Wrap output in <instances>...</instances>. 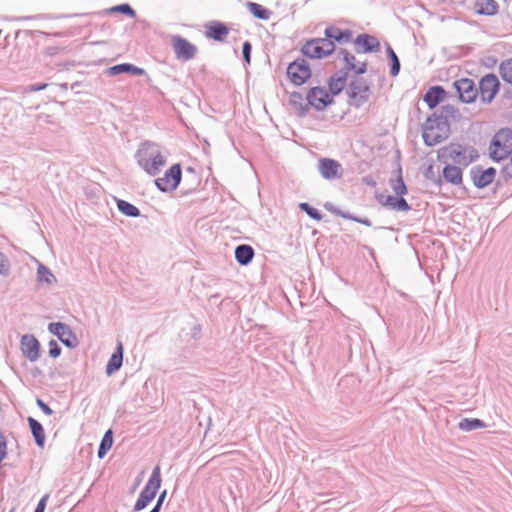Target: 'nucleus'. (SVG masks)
Here are the masks:
<instances>
[{"mask_svg": "<svg viewBox=\"0 0 512 512\" xmlns=\"http://www.w3.org/2000/svg\"><path fill=\"white\" fill-rule=\"evenodd\" d=\"M387 54H388V57L391 60L390 74L392 76H397L399 74V71H400V61H399L396 53L394 52V50L389 45L387 46Z\"/></svg>", "mask_w": 512, "mask_h": 512, "instance_id": "a19ab883", "label": "nucleus"}, {"mask_svg": "<svg viewBox=\"0 0 512 512\" xmlns=\"http://www.w3.org/2000/svg\"><path fill=\"white\" fill-rule=\"evenodd\" d=\"M484 427H486V424L478 418H463L458 423V428L461 431L465 432L473 431Z\"/></svg>", "mask_w": 512, "mask_h": 512, "instance_id": "473e14b6", "label": "nucleus"}, {"mask_svg": "<svg viewBox=\"0 0 512 512\" xmlns=\"http://www.w3.org/2000/svg\"><path fill=\"white\" fill-rule=\"evenodd\" d=\"M48 347V353L50 357L57 358L61 355L62 349L56 340L51 339L48 343Z\"/></svg>", "mask_w": 512, "mask_h": 512, "instance_id": "37998d69", "label": "nucleus"}, {"mask_svg": "<svg viewBox=\"0 0 512 512\" xmlns=\"http://www.w3.org/2000/svg\"><path fill=\"white\" fill-rule=\"evenodd\" d=\"M22 354L30 361L35 362L40 357V343L32 334H25L20 341Z\"/></svg>", "mask_w": 512, "mask_h": 512, "instance_id": "2eb2a0df", "label": "nucleus"}, {"mask_svg": "<svg viewBox=\"0 0 512 512\" xmlns=\"http://www.w3.org/2000/svg\"><path fill=\"white\" fill-rule=\"evenodd\" d=\"M49 499V494H45L38 502L34 512H44L45 511V508H46V505H47V501Z\"/></svg>", "mask_w": 512, "mask_h": 512, "instance_id": "09e8293b", "label": "nucleus"}, {"mask_svg": "<svg viewBox=\"0 0 512 512\" xmlns=\"http://www.w3.org/2000/svg\"><path fill=\"white\" fill-rule=\"evenodd\" d=\"M150 512H160V509H159V507H155V506H154V507L150 510Z\"/></svg>", "mask_w": 512, "mask_h": 512, "instance_id": "5fc2aeb1", "label": "nucleus"}, {"mask_svg": "<svg viewBox=\"0 0 512 512\" xmlns=\"http://www.w3.org/2000/svg\"><path fill=\"white\" fill-rule=\"evenodd\" d=\"M171 42L177 59L181 61H189L195 57L197 47L185 38L175 35L172 37Z\"/></svg>", "mask_w": 512, "mask_h": 512, "instance_id": "f8f14e48", "label": "nucleus"}, {"mask_svg": "<svg viewBox=\"0 0 512 512\" xmlns=\"http://www.w3.org/2000/svg\"><path fill=\"white\" fill-rule=\"evenodd\" d=\"M446 92L441 86H433L424 95V101L430 108L436 107L444 98Z\"/></svg>", "mask_w": 512, "mask_h": 512, "instance_id": "b1692460", "label": "nucleus"}, {"mask_svg": "<svg viewBox=\"0 0 512 512\" xmlns=\"http://www.w3.org/2000/svg\"><path fill=\"white\" fill-rule=\"evenodd\" d=\"M287 75L294 84L302 85L310 78L311 69L304 59L295 60L289 64Z\"/></svg>", "mask_w": 512, "mask_h": 512, "instance_id": "9b49d317", "label": "nucleus"}, {"mask_svg": "<svg viewBox=\"0 0 512 512\" xmlns=\"http://www.w3.org/2000/svg\"><path fill=\"white\" fill-rule=\"evenodd\" d=\"M384 206L389 207L394 211H409L411 209L408 202L402 196H387Z\"/></svg>", "mask_w": 512, "mask_h": 512, "instance_id": "c756f323", "label": "nucleus"}, {"mask_svg": "<svg viewBox=\"0 0 512 512\" xmlns=\"http://www.w3.org/2000/svg\"><path fill=\"white\" fill-rule=\"evenodd\" d=\"M470 174L473 184L477 188H485L494 181L496 169L493 167L483 169L480 166H475L471 169Z\"/></svg>", "mask_w": 512, "mask_h": 512, "instance_id": "dca6fc26", "label": "nucleus"}, {"mask_svg": "<svg viewBox=\"0 0 512 512\" xmlns=\"http://www.w3.org/2000/svg\"><path fill=\"white\" fill-rule=\"evenodd\" d=\"M500 88L497 76L489 73L479 81L478 95L483 103L489 104L493 101Z\"/></svg>", "mask_w": 512, "mask_h": 512, "instance_id": "423d86ee", "label": "nucleus"}, {"mask_svg": "<svg viewBox=\"0 0 512 512\" xmlns=\"http://www.w3.org/2000/svg\"><path fill=\"white\" fill-rule=\"evenodd\" d=\"M106 73L109 76H115V75H118L121 73H131L133 75H143L145 73V71H144V69L134 66L132 64L122 63V64H118V65L109 67L106 70Z\"/></svg>", "mask_w": 512, "mask_h": 512, "instance_id": "5701e85b", "label": "nucleus"}, {"mask_svg": "<svg viewBox=\"0 0 512 512\" xmlns=\"http://www.w3.org/2000/svg\"><path fill=\"white\" fill-rule=\"evenodd\" d=\"M475 10L481 15H494L498 11V4L494 0H476Z\"/></svg>", "mask_w": 512, "mask_h": 512, "instance_id": "7c9ffc66", "label": "nucleus"}, {"mask_svg": "<svg viewBox=\"0 0 512 512\" xmlns=\"http://www.w3.org/2000/svg\"><path fill=\"white\" fill-rule=\"evenodd\" d=\"M318 171L325 180L341 179L344 174V169L341 163L331 158L319 159Z\"/></svg>", "mask_w": 512, "mask_h": 512, "instance_id": "9d476101", "label": "nucleus"}, {"mask_svg": "<svg viewBox=\"0 0 512 512\" xmlns=\"http://www.w3.org/2000/svg\"><path fill=\"white\" fill-rule=\"evenodd\" d=\"M46 87H47L46 83H35V84H32L29 86V91L37 92V91L44 90Z\"/></svg>", "mask_w": 512, "mask_h": 512, "instance_id": "3c124183", "label": "nucleus"}, {"mask_svg": "<svg viewBox=\"0 0 512 512\" xmlns=\"http://www.w3.org/2000/svg\"><path fill=\"white\" fill-rule=\"evenodd\" d=\"M229 33L228 27L220 22H215L207 28L206 36L216 41H223Z\"/></svg>", "mask_w": 512, "mask_h": 512, "instance_id": "c85d7f7f", "label": "nucleus"}, {"mask_svg": "<svg viewBox=\"0 0 512 512\" xmlns=\"http://www.w3.org/2000/svg\"><path fill=\"white\" fill-rule=\"evenodd\" d=\"M501 78L512 85V58L503 61L499 66Z\"/></svg>", "mask_w": 512, "mask_h": 512, "instance_id": "4c0bfd02", "label": "nucleus"}, {"mask_svg": "<svg viewBox=\"0 0 512 512\" xmlns=\"http://www.w3.org/2000/svg\"><path fill=\"white\" fill-rule=\"evenodd\" d=\"M36 403H37V406L41 409V411L45 415L50 416L53 414V410L42 399L37 398Z\"/></svg>", "mask_w": 512, "mask_h": 512, "instance_id": "de8ad7c7", "label": "nucleus"}, {"mask_svg": "<svg viewBox=\"0 0 512 512\" xmlns=\"http://www.w3.org/2000/svg\"><path fill=\"white\" fill-rule=\"evenodd\" d=\"M335 51V44L329 39L312 38L307 40L302 48L303 55L310 59H323Z\"/></svg>", "mask_w": 512, "mask_h": 512, "instance_id": "39448f33", "label": "nucleus"}, {"mask_svg": "<svg viewBox=\"0 0 512 512\" xmlns=\"http://www.w3.org/2000/svg\"><path fill=\"white\" fill-rule=\"evenodd\" d=\"M512 152V130L504 128L499 130L493 137L490 146V157L494 161H501L507 158Z\"/></svg>", "mask_w": 512, "mask_h": 512, "instance_id": "20e7f679", "label": "nucleus"}, {"mask_svg": "<svg viewBox=\"0 0 512 512\" xmlns=\"http://www.w3.org/2000/svg\"><path fill=\"white\" fill-rule=\"evenodd\" d=\"M449 136V124L443 115L433 114L428 117L422 127V137L427 146H434Z\"/></svg>", "mask_w": 512, "mask_h": 512, "instance_id": "7ed1b4c3", "label": "nucleus"}, {"mask_svg": "<svg viewBox=\"0 0 512 512\" xmlns=\"http://www.w3.org/2000/svg\"><path fill=\"white\" fill-rule=\"evenodd\" d=\"M347 81V72L340 70L336 72L329 80V89L334 94H339L345 87Z\"/></svg>", "mask_w": 512, "mask_h": 512, "instance_id": "cd10ccee", "label": "nucleus"}, {"mask_svg": "<svg viewBox=\"0 0 512 512\" xmlns=\"http://www.w3.org/2000/svg\"><path fill=\"white\" fill-rule=\"evenodd\" d=\"M454 87L459 95V99L464 103H472L478 96V88L472 79H459L454 82Z\"/></svg>", "mask_w": 512, "mask_h": 512, "instance_id": "ddd939ff", "label": "nucleus"}, {"mask_svg": "<svg viewBox=\"0 0 512 512\" xmlns=\"http://www.w3.org/2000/svg\"><path fill=\"white\" fill-rule=\"evenodd\" d=\"M10 271V262L8 258L0 252V274L3 276H7Z\"/></svg>", "mask_w": 512, "mask_h": 512, "instance_id": "a18cd8bd", "label": "nucleus"}, {"mask_svg": "<svg viewBox=\"0 0 512 512\" xmlns=\"http://www.w3.org/2000/svg\"><path fill=\"white\" fill-rule=\"evenodd\" d=\"M135 159L150 176L158 175L167 163L162 147L152 141H145L139 145Z\"/></svg>", "mask_w": 512, "mask_h": 512, "instance_id": "f257e3e1", "label": "nucleus"}, {"mask_svg": "<svg viewBox=\"0 0 512 512\" xmlns=\"http://www.w3.org/2000/svg\"><path fill=\"white\" fill-rule=\"evenodd\" d=\"M37 282L40 285L53 286L57 283V279L48 267L39 263L37 268Z\"/></svg>", "mask_w": 512, "mask_h": 512, "instance_id": "bb28decb", "label": "nucleus"}, {"mask_svg": "<svg viewBox=\"0 0 512 512\" xmlns=\"http://www.w3.org/2000/svg\"><path fill=\"white\" fill-rule=\"evenodd\" d=\"M254 257V249L247 244H241L235 249V259L240 265H248Z\"/></svg>", "mask_w": 512, "mask_h": 512, "instance_id": "a878e982", "label": "nucleus"}, {"mask_svg": "<svg viewBox=\"0 0 512 512\" xmlns=\"http://www.w3.org/2000/svg\"><path fill=\"white\" fill-rule=\"evenodd\" d=\"M325 39H329L334 44L338 42L340 44L349 43L352 40L353 34L349 29L342 30L337 26L331 25L326 27L324 31Z\"/></svg>", "mask_w": 512, "mask_h": 512, "instance_id": "6ab92c4d", "label": "nucleus"}, {"mask_svg": "<svg viewBox=\"0 0 512 512\" xmlns=\"http://www.w3.org/2000/svg\"><path fill=\"white\" fill-rule=\"evenodd\" d=\"M299 207L312 219L317 221L322 219V214L319 212V210L310 206L308 203H300Z\"/></svg>", "mask_w": 512, "mask_h": 512, "instance_id": "79ce46f5", "label": "nucleus"}, {"mask_svg": "<svg viewBox=\"0 0 512 512\" xmlns=\"http://www.w3.org/2000/svg\"><path fill=\"white\" fill-rule=\"evenodd\" d=\"M117 208L121 213L129 217H138L140 215V210L136 206L122 199L117 200Z\"/></svg>", "mask_w": 512, "mask_h": 512, "instance_id": "c9c22d12", "label": "nucleus"}, {"mask_svg": "<svg viewBox=\"0 0 512 512\" xmlns=\"http://www.w3.org/2000/svg\"><path fill=\"white\" fill-rule=\"evenodd\" d=\"M303 100L302 95L300 93L293 92L290 95V102L292 104L300 103Z\"/></svg>", "mask_w": 512, "mask_h": 512, "instance_id": "864d4df0", "label": "nucleus"}, {"mask_svg": "<svg viewBox=\"0 0 512 512\" xmlns=\"http://www.w3.org/2000/svg\"><path fill=\"white\" fill-rule=\"evenodd\" d=\"M156 497V494L150 491L148 489H142V491L139 494L138 499L136 500V503L133 507V510L135 512L141 511L144 508L148 506V504Z\"/></svg>", "mask_w": 512, "mask_h": 512, "instance_id": "72a5a7b5", "label": "nucleus"}, {"mask_svg": "<svg viewBox=\"0 0 512 512\" xmlns=\"http://www.w3.org/2000/svg\"><path fill=\"white\" fill-rule=\"evenodd\" d=\"M160 486H161V470H160V466L156 465L153 468L152 473H151L146 485L144 486V489H148V491H150V492L153 491L154 494H157Z\"/></svg>", "mask_w": 512, "mask_h": 512, "instance_id": "2f4dec72", "label": "nucleus"}, {"mask_svg": "<svg viewBox=\"0 0 512 512\" xmlns=\"http://www.w3.org/2000/svg\"><path fill=\"white\" fill-rule=\"evenodd\" d=\"M308 104L313 106L316 110H323L332 99L326 89L321 87H313L307 94Z\"/></svg>", "mask_w": 512, "mask_h": 512, "instance_id": "f3484780", "label": "nucleus"}, {"mask_svg": "<svg viewBox=\"0 0 512 512\" xmlns=\"http://www.w3.org/2000/svg\"><path fill=\"white\" fill-rule=\"evenodd\" d=\"M112 445H113V432L111 429H108L105 432V434L100 442V445L98 447V452H97L98 457L103 458L107 454V452L111 449Z\"/></svg>", "mask_w": 512, "mask_h": 512, "instance_id": "f704fd0d", "label": "nucleus"}, {"mask_svg": "<svg viewBox=\"0 0 512 512\" xmlns=\"http://www.w3.org/2000/svg\"><path fill=\"white\" fill-rule=\"evenodd\" d=\"M390 184H391L392 190L394 191V193L397 196H403L407 193V188H406L404 180L401 176V173L398 175V177L396 179L391 180Z\"/></svg>", "mask_w": 512, "mask_h": 512, "instance_id": "ea45409f", "label": "nucleus"}, {"mask_svg": "<svg viewBox=\"0 0 512 512\" xmlns=\"http://www.w3.org/2000/svg\"><path fill=\"white\" fill-rule=\"evenodd\" d=\"M339 53L343 56L346 70L355 71L356 74L366 72V64L364 62L357 63L355 56L350 54L346 49H340Z\"/></svg>", "mask_w": 512, "mask_h": 512, "instance_id": "4be33fe9", "label": "nucleus"}, {"mask_svg": "<svg viewBox=\"0 0 512 512\" xmlns=\"http://www.w3.org/2000/svg\"><path fill=\"white\" fill-rule=\"evenodd\" d=\"M123 353V345L119 342L106 365L107 375H112L121 368L123 364Z\"/></svg>", "mask_w": 512, "mask_h": 512, "instance_id": "aec40b11", "label": "nucleus"}, {"mask_svg": "<svg viewBox=\"0 0 512 512\" xmlns=\"http://www.w3.org/2000/svg\"><path fill=\"white\" fill-rule=\"evenodd\" d=\"M443 177L450 184H462L463 172L461 166L447 164L443 169Z\"/></svg>", "mask_w": 512, "mask_h": 512, "instance_id": "412c9836", "label": "nucleus"}, {"mask_svg": "<svg viewBox=\"0 0 512 512\" xmlns=\"http://www.w3.org/2000/svg\"><path fill=\"white\" fill-rule=\"evenodd\" d=\"M166 496H167V491H166V490H163V491L160 493V495H159V497H158V499H157V501H156V504H155L154 506H155V507H159V509L161 510V507H162V505H163V502H164V500H165Z\"/></svg>", "mask_w": 512, "mask_h": 512, "instance_id": "603ef678", "label": "nucleus"}, {"mask_svg": "<svg viewBox=\"0 0 512 512\" xmlns=\"http://www.w3.org/2000/svg\"><path fill=\"white\" fill-rule=\"evenodd\" d=\"M247 7L249 11L258 19L267 20L270 17V11L258 3L248 2Z\"/></svg>", "mask_w": 512, "mask_h": 512, "instance_id": "e433bc0d", "label": "nucleus"}, {"mask_svg": "<svg viewBox=\"0 0 512 512\" xmlns=\"http://www.w3.org/2000/svg\"><path fill=\"white\" fill-rule=\"evenodd\" d=\"M112 12H121L126 15H129L131 17L135 16V11L132 9V7L129 4H121L117 5L111 8Z\"/></svg>", "mask_w": 512, "mask_h": 512, "instance_id": "c03bdc74", "label": "nucleus"}, {"mask_svg": "<svg viewBox=\"0 0 512 512\" xmlns=\"http://www.w3.org/2000/svg\"><path fill=\"white\" fill-rule=\"evenodd\" d=\"M357 53H368L372 51H378L380 43L376 37L368 34H360L354 40Z\"/></svg>", "mask_w": 512, "mask_h": 512, "instance_id": "a211bd4d", "label": "nucleus"}, {"mask_svg": "<svg viewBox=\"0 0 512 512\" xmlns=\"http://www.w3.org/2000/svg\"><path fill=\"white\" fill-rule=\"evenodd\" d=\"M48 331L55 335L68 348H75L79 341L71 327L62 322H51L48 324Z\"/></svg>", "mask_w": 512, "mask_h": 512, "instance_id": "1a4fd4ad", "label": "nucleus"}, {"mask_svg": "<svg viewBox=\"0 0 512 512\" xmlns=\"http://www.w3.org/2000/svg\"><path fill=\"white\" fill-rule=\"evenodd\" d=\"M347 93L352 104L360 107L368 100L370 90L364 78L356 77L350 82Z\"/></svg>", "mask_w": 512, "mask_h": 512, "instance_id": "6e6552de", "label": "nucleus"}, {"mask_svg": "<svg viewBox=\"0 0 512 512\" xmlns=\"http://www.w3.org/2000/svg\"><path fill=\"white\" fill-rule=\"evenodd\" d=\"M279 291L284 294L290 305H293L292 301H295L301 307H308L313 303V298L318 300L321 294V290H318L317 295H315L316 290H289V294L284 293V290Z\"/></svg>", "mask_w": 512, "mask_h": 512, "instance_id": "4468645a", "label": "nucleus"}, {"mask_svg": "<svg viewBox=\"0 0 512 512\" xmlns=\"http://www.w3.org/2000/svg\"><path fill=\"white\" fill-rule=\"evenodd\" d=\"M326 208L328 209V206H326ZM329 211H331L332 213H334L342 218L350 219V220L356 221L358 223L364 224L366 226H371V221L368 218H358L356 216L350 215L349 213H345L337 208H332V207L329 208Z\"/></svg>", "mask_w": 512, "mask_h": 512, "instance_id": "58836bf2", "label": "nucleus"}, {"mask_svg": "<svg viewBox=\"0 0 512 512\" xmlns=\"http://www.w3.org/2000/svg\"><path fill=\"white\" fill-rule=\"evenodd\" d=\"M201 333H202L201 325L197 324L191 328V338L192 339L199 340L201 338Z\"/></svg>", "mask_w": 512, "mask_h": 512, "instance_id": "8fccbe9b", "label": "nucleus"}, {"mask_svg": "<svg viewBox=\"0 0 512 512\" xmlns=\"http://www.w3.org/2000/svg\"><path fill=\"white\" fill-rule=\"evenodd\" d=\"M478 157L479 154L473 146L459 143H451L438 151V159L440 161H451L455 165L464 168L477 160Z\"/></svg>", "mask_w": 512, "mask_h": 512, "instance_id": "f03ea898", "label": "nucleus"}, {"mask_svg": "<svg viewBox=\"0 0 512 512\" xmlns=\"http://www.w3.org/2000/svg\"><path fill=\"white\" fill-rule=\"evenodd\" d=\"M251 50H252V46H251L250 42H248V41L244 42L243 46H242V54H243V58H244L245 62H247V63H250Z\"/></svg>", "mask_w": 512, "mask_h": 512, "instance_id": "49530a36", "label": "nucleus"}, {"mask_svg": "<svg viewBox=\"0 0 512 512\" xmlns=\"http://www.w3.org/2000/svg\"><path fill=\"white\" fill-rule=\"evenodd\" d=\"M27 420L36 445L42 448L45 444L46 439L42 424L33 417H28Z\"/></svg>", "mask_w": 512, "mask_h": 512, "instance_id": "393cba45", "label": "nucleus"}, {"mask_svg": "<svg viewBox=\"0 0 512 512\" xmlns=\"http://www.w3.org/2000/svg\"><path fill=\"white\" fill-rule=\"evenodd\" d=\"M181 166L172 165L164 174L155 180V185L162 192H172L177 189L181 181Z\"/></svg>", "mask_w": 512, "mask_h": 512, "instance_id": "0eeeda50", "label": "nucleus"}]
</instances>
